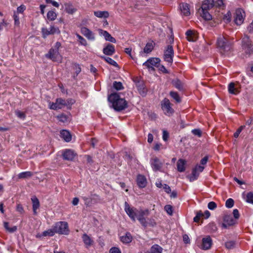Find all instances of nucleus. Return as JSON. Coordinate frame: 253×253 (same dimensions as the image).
Listing matches in <instances>:
<instances>
[{
    "label": "nucleus",
    "instance_id": "nucleus-1",
    "mask_svg": "<svg viewBox=\"0 0 253 253\" xmlns=\"http://www.w3.org/2000/svg\"><path fill=\"white\" fill-rule=\"evenodd\" d=\"M223 5V0H205L199 9V12L205 20H210L212 16L209 11L214 6L220 7Z\"/></svg>",
    "mask_w": 253,
    "mask_h": 253
},
{
    "label": "nucleus",
    "instance_id": "nucleus-2",
    "mask_svg": "<svg viewBox=\"0 0 253 253\" xmlns=\"http://www.w3.org/2000/svg\"><path fill=\"white\" fill-rule=\"evenodd\" d=\"M108 101L112 103V106L117 111H122L127 107V102L125 99L120 98L117 93H113L108 96Z\"/></svg>",
    "mask_w": 253,
    "mask_h": 253
},
{
    "label": "nucleus",
    "instance_id": "nucleus-3",
    "mask_svg": "<svg viewBox=\"0 0 253 253\" xmlns=\"http://www.w3.org/2000/svg\"><path fill=\"white\" fill-rule=\"evenodd\" d=\"M233 41L227 36H220L217 40V45L222 54L230 51L232 48Z\"/></svg>",
    "mask_w": 253,
    "mask_h": 253
},
{
    "label": "nucleus",
    "instance_id": "nucleus-4",
    "mask_svg": "<svg viewBox=\"0 0 253 253\" xmlns=\"http://www.w3.org/2000/svg\"><path fill=\"white\" fill-rule=\"evenodd\" d=\"M53 227L56 233L63 235L69 234V230L68 228V224L66 222H57L53 225Z\"/></svg>",
    "mask_w": 253,
    "mask_h": 253
},
{
    "label": "nucleus",
    "instance_id": "nucleus-5",
    "mask_svg": "<svg viewBox=\"0 0 253 253\" xmlns=\"http://www.w3.org/2000/svg\"><path fill=\"white\" fill-rule=\"evenodd\" d=\"M161 60L159 58L151 57L148 59L143 64V65L146 66L148 69L151 71H155L154 67H159Z\"/></svg>",
    "mask_w": 253,
    "mask_h": 253
},
{
    "label": "nucleus",
    "instance_id": "nucleus-6",
    "mask_svg": "<svg viewBox=\"0 0 253 253\" xmlns=\"http://www.w3.org/2000/svg\"><path fill=\"white\" fill-rule=\"evenodd\" d=\"M125 210L131 219L133 221H135L136 217L139 210L134 207H131L126 202H125Z\"/></svg>",
    "mask_w": 253,
    "mask_h": 253
},
{
    "label": "nucleus",
    "instance_id": "nucleus-7",
    "mask_svg": "<svg viewBox=\"0 0 253 253\" xmlns=\"http://www.w3.org/2000/svg\"><path fill=\"white\" fill-rule=\"evenodd\" d=\"M173 55L174 51L172 46L171 45H168L167 49L164 51V60L169 64H171L173 62Z\"/></svg>",
    "mask_w": 253,
    "mask_h": 253
},
{
    "label": "nucleus",
    "instance_id": "nucleus-8",
    "mask_svg": "<svg viewBox=\"0 0 253 253\" xmlns=\"http://www.w3.org/2000/svg\"><path fill=\"white\" fill-rule=\"evenodd\" d=\"M242 46L247 54H250L253 53V44H252L249 37L247 35H245L242 39Z\"/></svg>",
    "mask_w": 253,
    "mask_h": 253
},
{
    "label": "nucleus",
    "instance_id": "nucleus-9",
    "mask_svg": "<svg viewBox=\"0 0 253 253\" xmlns=\"http://www.w3.org/2000/svg\"><path fill=\"white\" fill-rule=\"evenodd\" d=\"M161 106L162 109L166 115L169 116L174 112V110L171 106V104L168 99L165 98L162 101Z\"/></svg>",
    "mask_w": 253,
    "mask_h": 253
},
{
    "label": "nucleus",
    "instance_id": "nucleus-10",
    "mask_svg": "<svg viewBox=\"0 0 253 253\" xmlns=\"http://www.w3.org/2000/svg\"><path fill=\"white\" fill-rule=\"evenodd\" d=\"M60 33V31L59 28L54 26H50L48 29L45 28L42 29V37L44 39L49 35L59 34Z\"/></svg>",
    "mask_w": 253,
    "mask_h": 253
},
{
    "label": "nucleus",
    "instance_id": "nucleus-11",
    "mask_svg": "<svg viewBox=\"0 0 253 253\" xmlns=\"http://www.w3.org/2000/svg\"><path fill=\"white\" fill-rule=\"evenodd\" d=\"M149 212L148 210H139L136 217V218H137V219L139 221L142 226H143L145 228L146 227V219L145 218V216L148 215Z\"/></svg>",
    "mask_w": 253,
    "mask_h": 253
},
{
    "label": "nucleus",
    "instance_id": "nucleus-12",
    "mask_svg": "<svg viewBox=\"0 0 253 253\" xmlns=\"http://www.w3.org/2000/svg\"><path fill=\"white\" fill-rule=\"evenodd\" d=\"M46 58L52 60L53 61H60L62 59L61 55L60 54L59 51L54 50L51 48L48 53L45 55Z\"/></svg>",
    "mask_w": 253,
    "mask_h": 253
},
{
    "label": "nucleus",
    "instance_id": "nucleus-13",
    "mask_svg": "<svg viewBox=\"0 0 253 253\" xmlns=\"http://www.w3.org/2000/svg\"><path fill=\"white\" fill-rule=\"evenodd\" d=\"M244 12L241 9H237L235 13L234 21L238 25H240L244 21Z\"/></svg>",
    "mask_w": 253,
    "mask_h": 253
},
{
    "label": "nucleus",
    "instance_id": "nucleus-14",
    "mask_svg": "<svg viewBox=\"0 0 253 253\" xmlns=\"http://www.w3.org/2000/svg\"><path fill=\"white\" fill-rule=\"evenodd\" d=\"M151 165L154 171L160 170L163 165L160 160L156 157H153L151 159Z\"/></svg>",
    "mask_w": 253,
    "mask_h": 253
},
{
    "label": "nucleus",
    "instance_id": "nucleus-15",
    "mask_svg": "<svg viewBox=\"0 0 253 253\" xmlns=\"http://www.w3.org/2000/svg\"><path fill=\"white\" fill-rule=\"evenodd\" d=\"M81 33L88 40L93 41L95 39L94 34L87 28L84 27L81 28Z\"/></svg>",
    "mask_w": 253,
    "mask_h": 253
},
{
    "label": "nucleus",
    "instance_id": "nucleus-16",
    "mask_svg": "<svg viewBox=\"0 0 253 253\" xmlns=\"http://www.w3.org/2000/svg\"><path fill=\"white\" fill-rule=\"evenodd\" d=\"M76 156L74 152L70 149H67L62 154L63 159L68 161H72Z\"/></svg>",
    "mask_w": 253,
    "mask_h": 253
},
{
    "label": "nucleus",
    "instance_id": "nucleus-17",
    "mask_svg": "<svg viewBox=\"0 0 253 253\" xmlns=\"http://www.w3.org/2000/svg\"><path fill=\"white\" fill-rule=\"evenodd\" d=\"M136 182L137 185L140 188H144L147 183L146 177L141 174L137 175Z\"/></svg>",
    "mask_w": 253,
    "mask_h": 253
},
{
    "label": "nucleus",
    "instance_id": "nucleus-18",
    "mask_svg": "<svg viewBox=\"0 0 253 253\" xmlns=\"http://www.w3.org/2000/svg\"><path fill=\"white\" fill-rule=\"evenodd\" d=\"M212 245V240L210 236H207L202 240V249L208 250L211 248Z\"/></svg>",
    "mask_w": 253,
    "mask_h": 253
},
{
    "label": "nucleus",
    "instance_id": "nucleus-19",
    "mask_svg": "<svg viewBox=\"0 0 253 253\" xmlns=\"http://www.w3.org/2000/svg\"><path fill=\"white\" fill-rule=\"evenodd\" d=\"M65 11L68 14H73L77 11V9L75 8L73 3L66 2L64 3Z\"/></svg>",
    "mask_w": 253,
    "mask_h": 253
},
{
    "label": "nucleus",
    "instance_id": "nucleus-20",
    "mask_svg": "<svg viewBox=\"0 0 253 253\" xmlns=\"http://www.w3.org/2000/svg\"><path fill=\"white\" fill-rule=\"evenodd\" d=\"M186 38L189 42H195L198 39L197 33L192 30H188L186 33Z\"/></svg>",
    "mask_w": 253,
    "mask_h": 253
},
{
    "label": "nucleus",
    "instance_id": "nucleus-21",
    "mask_svg": "<svg viewBox=\"0 0 253 253\" xmlns=\"http://www.w3.org/2000/svg\"><path fill=\"white\" fill-rule=\"evenodd\" d=\"M235 223V221L230 215H226L224 218V223L222 226L223 227L226 228L228 226H231Z\"/></svg>",
    "mask_w": 253,
    "mask_h": 253
},
{
    "label": "nucleus",
    "instance_id": "nucleus-22",
    "mask_svg": "<svg viewBox=\"0 0 253 253\" xmlns=\"http://www.w3.org/2000/svg\"><path fill=\"white\" fill-rule=\"evenodd\" d=\"M82 239L86 248L90 247L94 243L93 240L85 233L83 235Z\"/></svg>",
    "mask_w": 253,
    "mask_h": 253
},
{
    "label": "nucleus",
    "instance_id": "nucleus-23",
    "mask_svg": "<svg viewBox=\"0 0 253 253\" xmlns=\"http://www.w3.org/2000/svg\"><path fill=\"white\" fill-rule=\"evenodd\" d=\"M99 31V33L104 36L105 39L106 41H109L113 43H115L116 42V39L113 37H112L111 35L108 32L104 31L101 29H100Z\"/></svg>",
    "mask_w": 253,
    "mask_h": 253
},
{
    "label": "nucleus",
    "instance_id": "nucleus-24",
    "mask_svg": "<svg viewBox=\"0 0 253 253\" xmlns=\"http://www.w3.org/2000/svg\"><path fill=\"white\" fill-rule=\"evenodd\" d=\"M103 53L107 55H113L115 51V47L113 45L108 44L105 47L103 48Z\"/></svg>",
    "mask_w": 253,
    "mask_h": 253
},
{
    "label": "nucleus",
    "instance_id": "nucleus-25",
    "mask_svg": "<svg viewBox=\"0 0 253 253\" xmlns=\"http://www.w3.org/2000/svg\"><path fill=\"white\" fill-rule=\"evenodd\" d=\"M180 8L182 13L185 16H188L190 14L189 5L187 3H182L180 4Z\"/></svg>",
    "mask_w": 253,
    "mask_h": 253
},
{
    "label": "nucleus",
    "instance_id": "nucleus-26",
    "mask_svg": "<svg viewBox=\"0 0 253 253\" xmlns=\"http://www.w3.org/2000/svg\"><path fill=\"white\" fill-rule=\"evenodd\" d=\"M61 137L66 142H69L71 140V135L69 131L66 130H62L61 132Z\"/></svg>",
    "mask_w": 253,
    "mask_h": 253
},
{
    "label": "nucleus",
    "instance_id": "nucleus-27",
    "mask_svg": "<svg viewBox=\"0 0 253 253\" xmlns=\"http://www.w3.org/2000/svg\"><path fill=\"white\" fill-rule=\"evenodd\" d=\"M33 204V210L34 214H37V210L40 207V202L38 199L34 197L31 199Z\"/></svg>",
    "mask_w": 253,
    "mask_h": 253
},
{
    "label": "nucleus",
    "instance_id": "nucleus-28",
    "mask_svg": "<svg viewBox=\"0 0 253 253\" xmlns=\"http://www.w3.org/2000/svg\"><path fill=\"white\" fill-rule=\"evenodd\" d=\"M186 161L183 159H179L177 162V170L179 172H183L185 170Z\"/></svg>",
    "mask_w": 253,
    "mask_h": 253
},
{
    "label": "nucleus",
    "instance_id": "nucleus-29",
    "mask_svg": "<svg viewBox=\"0 0 253 253\" xmlns=\"http://www.w3.org/2000/svg\"><path fill=\"white\" fill-rule=\"evenodd\" d=\"M132 237L130 233L127 232L124 236L121 237V241L126 244L129 243L131 242Z\"/></svg>",
    "mask_w": 253,
    "mask_h": 253
},
{
    "label": "nucleus",
    "instance_id": "nucleus-30",
    "mask_svg": "<svg viewBox=\"0 0 253 253\" xmlns=\"http://www.w3.org/2000/svg\"><path fill=\"white\" fill-rule=\"evenodd\" d=\"M94 15L98 18H107L109 16V12L106 11H94Z\"/></svg>",
    "mask_w": 253,
    "mask_h": 253
},
{
    "label": "nucleus",
    "instance_id": "nucleus-31",
    "mask_svg": "<svg viewBox=\"0 0 253 253\" xmlns=\"http://www.w3.org/2000/svg\"><path fill=\"white\" fill-rule=\"evenodd\" d=\"M172 85L179 90H182L183 88V84L178 79H176L172 81Z\"/></svg>",
    "mask_w": 253,
    "mask_h": 253
},
{
    "label": "nucleus",
    "instance_id": "nucleus-32",
    "mask_svg": "<svg viewBox=\"0 0 253 253\" xmlns=\"http://www.w3.org/2000/svg\"><path fill=\"white\" fill-rule=\"evenodd\" d=\"M33 175V172L31 171H24L20 173L18 175V177L19 179H26L29 178Z\"/></svg>",
    "mask_w": 253,
    "mask_h": 253
},
{
    "label": "nucleus",
    "instance_id": "nucleus-33",
    "mask_svg": "<svg viewBox=\"0 0 253 253\" xmlns=\"http://www.w3.org/2000/svg\"><path fill=\"white\" fill-rule=\"evenodd\" d=\"M228 91L230 93L237 94L239 92V90L235 87V84L231 83L228 85Z\"/></svg>",
    "mask_w": 253,
    "mask_h": 253
},
{
    "label": "nucleus",
    "instance_id": "nucleus-34",
    "mask_svg": "<svg viewBox=\"0 0 253 253\" xmlns=\"http://www.w3.org/2000/svg\"><path fill=\"white\" fill-rule=\"evenodd\" d=\"M73 69L75 71V73L73 75V78H75L81 72V68L79 64L77 63H74L73 64Z\"/></svg>",
    "mask_w": 253,
    "mask_h": 253
},
{
    "label": "nucleus",
    "instance_id": "nucleus-35",
    "mask_svg": "<svg viewBox=\"0 0 253 253\" xmlns=\"http://www.w3.org/2000/svg\"><path fill=\"white\" fill-rule=\"evenodd\" d=\"M150 253H162V248L158 245H155L151 247Z\"/></svg>",
    "mask_w": 253,
    "mask_h": 253
},
{
    "label": "nucleus",
    "instance_id": "nucleus-36",
    "mask_svg": "<svg viewBox=\"0 0 253 253\" xmlns=\"http://www.w3.org/2000/svg\"><path fill=\"white\" fill-rule=\"evenodd\" d=\"M154 48V46L152 43L148 42L146 44L144 48L143 51L144 53H149L151 52Z\"/></svg>",
    "mask_w": 253,
    "mask_h": 253
},
{
    "label": "nucleus",
    "instance_id": "nucleus-37",
    "mask_svg": "<svg viewBox=\"0 0 253 253\" xmlns=\"http://www.w3.org/2000/svg\"><path fill=\"white\" fill-rule=\"evenodd\" d=\"M199 172L196 170V169H193L192 172V174L189 177L190 181H193L196 180L199 176Z\"/></svg>",
    "mask_w": 253,
    "mask_h": 253
},
{
    "label": "nucleus",
    "instance_id": "nucleus-38",
    "mask_svg": "<svg viewBox=\"0 0 253 253\" xmlns=\"http://www.w3.org/2000/svg\"><path fill=\"white\" fill-rule=\"evenodd\" d=\"M169 94L170 96L173 99H174L177 103H179L181 102V98L176 92L171 91L170 92Z\"/></svg>",
    "mask_w": 253,
    "mask_h": 253
},
{
    "label": "nucleus",
    "instance_id": "nucleus-39",
    "mask_svg": "<svg viewBox=\"0 0 253 253\" xmlns=\"http://www.w3.org/2000/svg\"><path fill=\"white\" fill-rule=\"evenodd\" d=\"M3 225L5 229L9 232L12 233L15 232L17 230V227L15 226H13L11 228H10L9 227V223L7 222H4L3 223Z\"/></svg>",
    "mask_w": 253,
    "mask_h": 253
},
{
    "label": "nucleus",
    "instance_id": "nucleus-40",
    "mask_svg": "<svg viewBox=\"0 0 253 253\" xmlns=\"http://www.w3.org/2000/svg\"><path fill=\"white\" fill-rule=\"evenodd\" d=\"M102 58L104 59L107 63L110 65H112L115 67H117L118 66L117 63L110 57L102 56Z\"/></svg>",
    "mask_w": 253,
    "mask_h": 253
},
{
    "label": "nucleus",
    "instance_id": "nucleus-41",
    "mask_svg": "<svg viewBox=\"0 0 253 253\" xmlns=\"http://www.w3.org/2000/svg\"><path fill=\"white\" fill-rule=\"evenodd\" d=\"M55 233H56V232H55V230H54V227L53 226L52 229H50L46 231H44L42 233V235L43 236H53L55 234Z\"/></svg>",
    "mask_w": 253,
    "mask_h": 253
},
{
    "label": "nucleus",
    "instance_id": "nucleus-42",
    "mask_svg": "<svg viewBox=\"0 0 253 253\" xmlns=\"http://www.w3.org/2000/svg\"><path fill=\"white\" fill-rule=\"evenodd\" d=\"M59 121L62 123H66L69 121V117L67 115L62 114L57 116Z\"/></svg>",
    "mask_w": 253,
    "mask_h": 253
},
{
    "label": "nucleus",
    "instance_id": "nucleus-43",
    "mask_svg": "<svg viewBox=\"0 0 253 253\" xmlns=\"http://www.w3.org/2000/svg\"><path fill=\"white\" fill-rule=\"evenodd\" d=\"M235 242L233 241H229L225 243V246L228 250L234 249L235 247Z\"/></svg>",
    "mask_w": 253,
    "mask_h": 253
},
{
    "label": "nucleus",
    "instance_id": "nucleus-44",
    "mask_svg": "<svg viewBox=\"0 0 253 253\" xmlns=\"http://www.w3.org/2000/svg\"><path fill=\"white\" fill-rule=\"evenodd\" d=\"M47 17L48 20L52 21L56 19V14L53 11H49L47 14Z\"/></svg>",
    "mask_w": 253,
    "mask_h": 253
},
{
    "label": "nucleus",
    "instance_id": "nucleus-45",
    "mask_svg": "<svg viewBox=\"0 0 253 253\" xmlns=\"http://www.w3.org/2000/svg\"><path fill=\"white\" fill-rule=\"evenodd\" d=\"M146 227L148 226L154 227L156 225V222L153 218H148L147 220L146 219Z\"/></svg>",
    "mask_w": 253,
    "mask_h": 253
},
{
    "label": "nucleus",
    "instance_id": "nucleus-46",
    "mask_svg": "<svg viewBox=\"0 0 253 253\" xmlns=\"http://www.w3.org/2000/svg\"><path fill=\"white\" fill-rule=\"evenodd\" d=\"M77 37L78 38V41L81 44L86 46L87 44V42L84 38L82 37L79 34H77Z\"/></svg>",
    "mask_w": 253,
    "mask_h": 253
},
{
    "label": "nucleus",
    "instance_id": "nucleus-47",
    "mask_svg": "<svg viewBox=\"0 0 253 253\" xmlns=\"http://www.w3.org/2000/svg\"><path fill=\"white\" fill-rule=\"evenodd\" d=\"M164 209L167 213L170 215H172L173 214V208L170 205H167L165 206Z\"/></svg>",
    "mask_w": 253,
    "mask_h": 253
},
{
    "label": "nucleus",
    "instance_id": "nucleus-48",
    "mask_svg": "<svg viewBox=\"0 0 253 253\" xmlns=\"http://www.w3.org/2000/svg\"><path fill=\"white\" fill-rule=\"evenodd\" d=\"M57 103H58L59 106H60V109H61L63 106H66L65 99H63L61 98H58L56 99Z\"/></svg>",
    "mask_w": 253,
    "mask_h": 253
},
{
    "label": "nucleus",
    "instance_id": "nucleus-49",
    "mask_svg": "<svg viewBox=\"0 0 253 253\" xmlns=\"http://www.w3.org/2000/svg\"><path fill=\"white\" fill-rule=\"evenodd\" d=\"M113 86L118 90H121L124 88L122 83L117 82L116 81L113 83Z\"/></svg>",
    "mask_w": 253,
    "mask_h": 253
},
{
    "label": "nucleus",
    "instance_id": "nucleus-50",
    "mask_svg": "<svg viewBox=\"0 0 253 253\" xmlns=\"http://www.w3.org/2000/svg\"><path fill=\"white\" fill-rule=\"evenodd\" d=\"M234 204V200L231 198H229L226 201L225 206L228 208H231L233 207Z\"/></svg>",
    "mask_w": 253,
    "mask_h": 253
},
{
    "label": "nucleus",
    "instance_id": "nucleus-51",
    "mask_svg": "<svg viewBox=\"0 0 253 253\" xmlns=\"http://www.w3.org/2000/svg\"><path fill=\"white\" fill-rule=\"evenodd\" d=\"M49 103L50 104V109L53 110L60 109V106H59L58 103H57L56 100L54 103L49 102Z\"/></svg>",
    "mask_w": 253,
    "mask_h": 253
},
{
    "label": "nucleus",
    "instance_id": "nucleus-52",
    "mask_svg": "<svg viewBox=\"0 0 253 253\" xmlns=\"http://www.w3.org/2000/svg\"><path fill=\"white\" fill-rule=\"evenodd\" d=\"M231 13L230 11H228L226 14L224 15L223 17V19L225 23H228L231 20Z\"/></svg>",
    "mask_w": 253,
    "mask_h": 253
},
{
    "label": "nucleus",
    "instance_id": "nucleus-53",
    "mask_svg": "<svg viewBox=\"0 0 253 253\" xmlns=\"http://www.w3.org/2000/svg\"><path fill=\"white\" fill-rule=\"evenodd\" d=\"M203 216L204 214L201 211L197 212L196 216L194 218V221L195 222H198L200 218Z\"/></svg>",
    "mask_w": 253,
    "mask_h": 253
},
{
    "label": "nucleus",
    "instance_id": "nucleus-54",
    "mask_svg": "<svg viewBox=\"0 0 253 253\" xmlns=\"http://www.w3.org/2000/svg\"><path fill=\"white\" fill-rule=\"evenodd\" d=\"M247 202L253 204V193L249 192L247 195Z\"/></svg>",
    "mask_w": 253,
    "mask_h": 253
},
{
    "label": "nucleus",
    "instance_id": "nucleus-55",
    "mask_svg": "<svg viewBox=\"0 0 253 253\" xmlns=\"http://www.w3.org/2000/svg\"><path fill=\"white\" fill-rule=\"evenodd\" d=\"M245 127V126H241L240 127L238 128L234 134V137L235 138H237L239 136L240 133L242 131V130Z\"/></svg>",
    "mask_w": 253,
    "mask_h": 253
},
{
    "label": "nucleus",
    "instance_id": "nucleus-56",
    "mask_svg": "<svg viewBox=\"0 0 253 253\" xmlns=\"http://www.w3.org/2000/svg\"><path fill=\"white\" fill-rule=\"evenodd\" d=\"M217 207L216 204L214 202H210L208 205V208L211 210H214Z\"/></svg>",
    "mask_w": 253,
    "mask_h": 253
},
{
    "label": "nucleus",
    "instance_id": "nucleus-57",
    "mask_svg": "<svg viewBox=\"0 0 253 253\" xmlns=\"http://www.w3.org/2000/svg\"><path fill=\"white\" fill-rule=\"evenodd\" d=\"M15 113L17 116L20 119H24L26 117L25 113L23 112H21L20 111H16Z\"/></svg>",
    "mask_w": 253,
    "mask_h": 253
},
{
    "label": "nucleus",
    "instance_id": "nucleus-58",
    "mask_svg": "<svg viewBox=\"0 0 253 253\" xmlns=\"http://www.w3.org/2000/svg\"><path fill=\"white\" fill-rule=\"evenodd\" d=\"M109 253H121V252L118 248L112 247L110 249Z\"/></svg>",
    "mask_w": 253,
    "mask_h": 253
},
{
    "label": "nucleus",
    "instance_id": "nucleus-59",
    "mask_svg": "<svg viewBox=\"0 0 253 253\" xmlns=\"http://www.w3.org/2000/svg\"><path fill=\"white\" fill-rule=\"evenodd\" d=\"M13 18L14 20L15 25L16 26H19L20 24L19 18L15 13L13 15Z\"/></svg>",
    "mask_w": 253,
    "mask_h": 253
},
{
    "label": "nucleus",
    "instance_id": "nucleus-60",
    "mask_svg": "<svg viewBox=\"0 0 253 253\" xmlns=\"http://www.w3.org/2000/svg\"><path fill=\"white\" fill-rule=\"evenodd\" d=\"M192 132L195 135H197L200 137L202 135V132L200 129H194L192 130Z\"/></svg>",
    "mask_w": 253,
    "mask_h": 253
},
{
    "label": "nucleus",
    "instance_id": "nucleus-61",
    "mask_svg": "<svg viewBox=\"0 0 253 253\" xmlns=\"http://www.w3.org/2000/svg\"><path fill=\"white\" fill-rule=\"evenodd\" d=\"M16 210L20 213H23L24 212L23 208L20 204H17L16 207Z\"/></svg>",
    "mask_w": 253,
    "mask_h": 253
},
{
    "label": "nucleus",
    "instance_id": "nucleus-62",
    "mask_svg": "<svg viewBox=\"0 0 253 253\" xmlns=\"http://www.w3.org/2000/svg\"><path fill=\"white\" fill-rule=\"evenodd\" d=\"M169 133L166 130H163V139L164 141H167L169 138Z\"/></svg>",
    "mask_w": 253,
    "mask_h": 253
},
{
    "label": "nucleus",
    "instance_id": "nucleus-63",
    "mask_svg": "<svg viewBox=\"0 0 253 253\" xmlns=\"http://www.w3.org/2000/svg\"><path fill=\"white\" fill-rule=\"evenodd\" d=\"M163 188L165 190V192L167 193H171V189L170 187L167 184H164L163 185Z\"/></svg>",
    "mask_w": 253,
    "mask_h": 253
},
{
    "label": "nucleus",
    "instance_id": "nucleus-64",
    "mask_svg": "<svg viewBox=\"0 0 253 253\" xmlns=\"http://www.w3.org/2000/svg\"><path fill=\"white\" fill-rule=\"evenodd\" d=\"M234 217L235 219H238L240 216L239 211L237 209H234L233 211Z\"/></svg>",
    "mask_w": 253,
    "mask_h": 253
}]
</instances>
